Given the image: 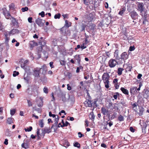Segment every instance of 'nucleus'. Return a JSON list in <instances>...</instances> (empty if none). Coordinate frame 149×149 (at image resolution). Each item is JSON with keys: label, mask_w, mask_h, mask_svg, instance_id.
I'll return each instance as SVG.
<instances>
[{"label": "nucleus", "mask_w": 149, "mask_h": 149, "mask_svg": "<svg viewBox=\"0 0 149 149\" xmlns=\"http://www.w3.org/2000/svg\"><path fill=\"white\" fill-rule=\"evenodd\" d=\"M102 80L103 81V82L105 85V87L107 88H109V79L110 76L109 74L107 72L104 73L103 74L102 77Z\"/></svg>", "instance_id": "f257e3e1"}, {"label": "nucleus", "mask_w": 149, "mask_h": 149, "mask_svg": "<svg viewBox=\"0 0 149 149\" xmlns=\"http://www.w3.org/2000/svg\"><path fill=\"white\" fill-rule=\"evenodd\" d=\"M118 62L115 59L111 58L109 61V66L111 68H113L118 64Z\"/></svg>", "instance_id": "f03ea898"}, {"label": "nucleus", "mask_w": 149, "mask_h": 149, "mask_svg": "<svg viewBox=\"0 0 149 149\" xmlns=\"http://www.w3.org/2000/svg\"><path fill=\"white\" fill-rule=\"evenodd\" d=\"M45 21L40 18H38L35 20V22L39 26H42L44 25Z\"/></svg>", "instance_id": "7ed1b4c3"}, {"label": "nucleus", "mask_w": 149, "mask_h": 149, "mask_svg": "<svg viewBox=\"0 0 149 149\" xmlns=\"http://www.w3.org/2000/svg\"><path fill=\"white\" fill-rule=\"evenodd\" d=\"M139 91L136 87H132L130 88V92L131 95H134L139 93Z\"/></svg>", "instance_id": "20e7f679"}, {"label": "nucleus", "mask_w": 149, "mask_h": 149, "mask_svg": "<svg viewBox=\"0 0 149 149\" xmlns=\"http://www.w3.org/2000/svg\"><path fill=\"white\" fill-rule=\"evenodd\" d=\"M43 98L40 97L39 98H36V102H37L38 106L39 107H42L43 105Z\"/></svg>", "instance_id": "39448f33"}, {"label": "nucleus", "mask_w": 149, "mask_h": 149, "mask_svg": "<svg viewBox=\"0 0 149 149\" xmlns=\"http://www.w3.org/2000/svg\"><path fill=\"white\" fill-rule=\"evenodd\" d=\"M38 88L36 86H34L32 88V91L31 95L36 96L38 94Z\"/></svg>", "instance_id": "423d86ee"}, {"label": "nucleus", "mask_w": 149, "mask_h": 149, "mask_svg": "<svg viewBox=\"0 0 149 149\" xmlns=\"http://www.w3.org/2000/svg\"><path fill=\"white\" fill-rule=\"evenodd\" d=\"M137 6L138 7L137 10L140 11L141 13H142L144 10V5L142 3L138 2Z\"/></svg>", "instance_id": "0eeeda50"}, {"label": "nucleus", "mask_w": 149, "mask_h": 149, "mask_svg": "<svg viewBox=\"0 0 149 149\" xmlns=\"http://www.w3.org/2000/svg\"><path fill=\"white\" fill-rule=\"evenodd\" d=\"M3 14L7 19H11V16L8 11L6 9H3Z\"/></svg>", "instance_id": "6e6552de"}, {"label": "nucleus", "mask_w": 149, "mask_h": 149, "mask_svg": "<svg viewBox=\"0 0 149 149\" xmlns=\"http://www.w3.org/2000/svg\"><path fill=\"white\" fill-rule=\"evenodd\" d=\"M11 26L17 28L18 26V23L16 19L14 18H12L11 23L10 24Z\"/></svg>", "instance_id": "1a4fd4ad"}, {"label": "nucleus", "mask_w": 149, "mask_h": 149, "mask_svg": "<svg viewBox=\"0 0 149 149\" xmlns=\"http://www.w3.org/2000/svg\"><path fill=\"white\" fill-rule=\"evenodd\" d=\"M9 34V36L11 35H13L15 34H18L19 33V31L17 29H13L10 32H7Z\"/></svg>", "instance_id": "9d476101"}, {"label": "nucleus", "mask_w": 149, "mask_h": 149, "mask_svg": "<svg viewBox=\"0 0 149 149\" xmlns=\"http://www.w3.org/2000/svg\"><path fill=\"white\" fill-rule=\"evenodd\" d=\"M130 14L132 19H135L137 18L138 15L136 12L135 11L131 12Z\"/></svg>", "instance_id": "9b49d317"}, {"label": "nucleus", "mask_w": 149, "mask_h": 149, "mask_svg": "<svg viewBox=\"0 0 149 149\" xmlns=\"http://www.w3.org/2000/svg\"><path fill=\"white\" fill-rule=\"evenodd\" d=\"M42 132L41 134H43V136H44L45 134L49 133L51 132V131L49 127H45L44 129H42Z\"/></svg>", "instance_id": "f8f14e48"}, {"label": "nucleus", "mask_w": 149, "mask_h": 149, "mask_svg": "<svg viewBox=\"0 0 149 149\" xmlns=\"http://www.w3.org/2000/svg\"><path fill=\"white\" fill-rule=\"evenodd\" d=\"M128 57V55L126 52H123L121 55L120 58L124 61L126 60Z\"/></svg>", "instance_id": "ddd939ff"}, {"label": "nucleus", "mask_w": 149, "mask_h": 149, "mask_svg": "<svg viewBox=\"0 0 149 149\" xmlns=\"http://www.w3.org/2000/svg\"><path fill=\"white\" fill-rule=\"evenodd\" d=\"M40 71V68H36L34 69L33 75L35 77H39V73Z\"/></svg>", "instance_id": "4468645a"}, {"label": "nucleus", "mask_w": 149, "mask_h": 149, "mask_svg": "<svg viewBox=\"0 0 149 149\" xmlns=\"http://www.w3.org/2000/svg\"><path fill=\"white\" fill-rule=\"evenodd\" d=\"M108 112V109H105L104 107H102L101 108V113H103V114L105 115H107Z\"/></svg>", "instance_id": "2eb2a0df"}, {"label": "nucleus", "mask_w": 149, "mask_h": 149, "mask_svg": "<svg viewBox=\"0 0 149 149\" xmlns=\"http://www.w3.org/2000/svg\"><path fill=\"white\" fill-rule=\"evenodd\" d=\"M21 3L23 6H28L29 3V0H21Z\"/></svg>", "instance_id": "dca6fc26"}, {"label": "nucleus", "mask_w": 149, "mask_h": 149, "mask_svg": "<svg viewBox=\"0 0 149 149\" xmlns=\"http://www.w3.org/2000/svg\"><path fill=\"white\" fill-rule=\"evenodd\" d=\"M92 103H91V101L90 100H87L85 102V104L86 106H88L89 107H91L92 106Z\"/></svg>", "instance_id": "f3484780"}, {"label": "nucleus", "mask_w": 149, "mask_h": 149, "mask_svg": "<svg viewBox=\"0 0 149 149\" xmlns=\"http://www.w3.org/2000/svg\"><path fill=\"white\" fill-rule=\"evenodd\" d=\"M120 90L125 95H128L129 94V92L128 90L124 88L121 87L120 88Z\"/></svg>", "instance_id": "a211bd4d"}, {"label": "nucleus", "mask_w": 149, "mask_h": 149, "mask_svg": "<svg viewBox=\"0 0 149 149\" xmlns=\"http://www.w3.org/2000/svg\"><path fill=\"white\" fill-rule=\"evenodd\" d=\"M88 21L89 22H91L93 19V14L91 13L89 14L87 18Z\"/></svg>", "instance_id": "6ab92c4d"}, {"label": "nucleus", "mask_w": 149, "mask_h": 149, "mask_svg": "<svg viewBox=\"0 0 149 149\" xmlns=\"http://www.w3.org/2000/svg\"><path fill=\"white\" fill-rule=\"evenodd\" d=\"M14 119L12 118H8L7 120V123L9 124L13 123Z\"/></svg>", "instance_id": "aec40b11"}, {"label": "nucleus", "mask_w": 149, "mask_h": 149, "mask_svg": "<svg viewBox=\"0 0 149 149\" xmlns=\"http://www.w3.org/2000/svg\"><path fill=\"white\" fill-rule=\"evenodd\" d=\"M84 1V3L85 4L87 5H89L90 4L91 5H92L91 4H92L93 1H91V0H83Z\"/></svg>", "instance_id": "412c9836"}, {"label": "nucleus", "mask_w": 149, "mask_h": 149, "mask_svg": "<svg viewBox=\"0 0 149 149\" xmlns=\"http://www.w3.org/2000/svg\"><path fill=\"white\" fill-rule=\"evenodd\" d=\"M144 111V109L143 107H141L139 108L138 113L140 116H141L143 115Z\"/></svg>", "instance_id": "4be33fe9"}, {"label": "nucleus", "mask_w": 149, "mask_h": 149, "mask_svg": "<svg viewBox=\"0 0 149 149\" xmlns=\"http://www.w3.org/2000/svg\"><path fill=\"white\" fill-rule=\"evenodd\" d=\"M118 52V50L116 49L114 53V56L116 59H118L119 58Z\"/></svg>", "instance_id": "5701e85b"}, {"label": "nucleus", "mask_w": 149, "mask_h": 149, "mask_svg": "<svg viewBox=\"0 0 149 149\" xmlns=\"http://www.w3.org/2000/svg\"><path fill=\"white\" fill-rule=\"evenodd\" d=\"M143 97L146 99L149 97V91H145L143 94Z\"/></svg>", "instance_id": "b1692460"}, {"label": "nucleus", "mask_w": 149, "mask_h": 149, "mask_svg": "<svg viewBox=\"0 0 149 149\" xmlns=\"http://www.w3.org/2000/svg\"><path fill=\"white\" fill-rule=\"evenodd\" d=\"M119 96V94L118 92H116L114 93L113 97L115 100H116Z\"/></svg>", "instance_id": "393cba45"}, {"label": "nucleus", "mask_w": 149, "mask_h": 149, "mask_svg": "<svg viewBox=\"0 0 149 149\" xmlns=\"http://www.w3.org/2000/svg\"><path fill=\"white\" fill-rule=\"evenodd\" d=\"M110 106H112L113 107V109H115L118 110V106L116 104H115L113 105L112 103H111L110 104Z\"/></svg>", "instance_id": "a878e982"}, {"label": "nucleus", "mask_w": 149, "mask_h": 149, "mask_svg": "<svg viewBox=\"0 0 149 149\" xmlns=\"http://www.w3.org/2000/svg\"><path fill=\"white\" fill-rule=\"evenodd\" d=\"M123 69L121 68H119L118 69L117 73L118 75H120L122 74Z\"/></svg>", "instance_id": "bb28decb"}, {"label": "nucleus", "mask_w": 149, "mask_h": 149, "mask_svg": "<svg viewBox=\"0 0 149 149\" xmlns=\"http://www.w3.org/2000/svg\"><path fill=\"white\" fill-rule=\"evenodd\" d=\"M5 37V41L6 42H8L9 39V37H8V35H9L8 33L6 32L4 34Z\"/></svg>", "instance_id": "cd10ccee"}, {"label": "nucleus", "mask_w": 149, "mask_h": 149, "mask_svg": "<svg viewBox=\"0 0 149 149\" xmlns=\"http://www.w3.org/2000/svg\"><path fill=\"white\" fill-rule=\"evenodd\" d=\"M21 146L22 147L25 148L27 149L29 148V145L26 143H23L22 145Z\"/></svg>", "instance_id": "c85d7f7f"}, {"label": "nucleus", "mask_w": 149, "mask_h": 149, "mask_svg": "<svg viewBox=\"0 0 149 149\" xmlns=\"http://www.w3.org/2000/svg\"><path fill=\"white\" fill-rule=\"evenodd\" d=\"M65 26L66 27H69V26H70L71 25V23L70 22L68 23V20H66L65 21Z\"/></svg>", "instance_id": "c756f323"}, {"label": "nucleus", "mask_w": 149, "mask_h": 149, "mask_svg": "<svg viewBox=\"0 0 149 149\" xmlns=\"http://www.w3.org/2000/svg\"><path fill=\"white\" fill-rule=\"evenodd\" d=\"M118 119L120 121H123L124 120V118L122 115H120L118 117Z\"/></svg>", "instance_id": "7c9ffc66"}, {"label": "nucleus", "mask_w": 149, "mask_h": 149, "mask_svg": "<svg viewBox=\"0 0 149 149\" xmlns=\"http://www.w3.org/2000/svg\"><path fill=\"white\" fill-rule=\"evenodd\" d=\"M39 125L41 127H43L44 126V123L42 120H40L39 121Z\"/></svg>", "instance_id": "2f4dec72"}, {"label": "nucleus", "mask_w": 149, "mask_h": 149, "mask_svg": "<svg viewBox=\"0 0 149 149\" xmlns=\"http://www.w3.org/2000/svg\"><path fill=\"white\" fill-rule=\"evenodd\" d=\"M86 42L83 43L81 46V48L82 49H84L86 47Z\"/></svg>", "instance_id": "473e14b6"}, {"label": "nucleus", "mask_w": 149, "mask_h": 149, "mask_svg": "<svg viewBox=\"0 0 149 149\" xmlns=\"http://www.w3.org/2000/svg\"><path fill=\"white\" fill-rule=\"evenodd\" d=\"M132 68V66H128L126 68V71H131V70Z\"/></svg>", "instance_id": "72a5a7b5"}, {"label": "nucleus", "mask_w": 149, "mask_h": 149, "mask_svg": "<svg viewBox=\"0 0 149 149\" xmlns=\"http://www.w3.org/2000/svg\"><path fill=\"white\" fill-rule=\"evenodd\" d=\"M61 17V14L60 13H58L56 14L54 16V18L55 19H59Z\"/></svg>", "instance_id": "f704fd0d"}, {"label": "nucleus", "mask_w": 149, "mask_h": 149, "mask_svg": "<svg viewBox=\"0 0 149 149\" xmlns=\"http://www.w3.org/2000/svg\"><path fill=\"white\" fill-rule=\"evenodd\" d=\"M16 110L15 109L10 110V114L11 115L13 116L15 113Z\"/></svg>", "instance_id": "c9c22d12"}, {"label": "nucleus", "mask_w": 149, "mask_h": 149, "mask_svg": "<svg viewBox=\"0 0 149 149\" xmlns=\"http://www.w3.org/2000/svg\"><path fill=\"white\" fill-rule=\"evenodd\" d=\"M89 118L91 120H92L93 119V111L91 112L89 115Z\"/></svg>", "instance_id": "e433bc0d"}, {"label": "nucleus", "mask_w": 149, "mask_h": 149, "mask_svg": "<svg viewBox=\"0 0 149 149\" xmlns=\"http://www.w3.org/2000/svg\"><path fill=\"white\" fill-rule=\"evenodd\" d=\"M28 10V8L27 7H25L24 8H22L21 10L23 12H24L27 11Z\"/></svg>", "instance_id": "4c0bfd02"}, {"label": "nucleus", "mask_w": 149, "mask_h": 149, "mask_svg": "<svg viewBox=\"0 0 149 149\" xmlns=\"http://www.w3.org/2000/svg\"><path fill=\"white\" fill-rule=\"evenodd\" d=\"M43 92L44 93L47 94L48 93V89L46 87H45L43 88Z\"/></svg>", "instance_id": "58836bf2"}, {"label": "nucleus", "mask_w": 149, "mask_h": 149, "mask_svg": "<svg viewBox=\"0 0 149 149\" xmlns=\"http://www.w3.org/2000/svg\"><path fill=\"white\" fill-rule=\"evenodd\" d=\"M46 67L45 65H43L42 66V67L40 68V70L42 69L43 70V71H45V72H46ZM42 72H43V71Z\"/></svg>", "instance_id": "ea45409f"}, {"label": "nucleus", "mask_w": 149, "mask_h": 149, "mask_svg": "<svg viewBox=\"0 0 149 149\" xmlns=\"http://www.w3.org/2000/svg\"><path fill=\"white\" fill-rule=\"evenodd\" d=\"M125 10L122 8L120 10V12L119 13V14L122 15L123 13L125 11Z\"/></svg>", "instance_id": "a19ab883"}, {"label": "nucleus", "mask_w": 149, "mask_h": 149, "mask_svg": "<svg viewBox=\"0 0 149 149\" xmlns=\"http://www.w3.org/2000/svg\"><path fill=\"white\" fill-rule=\"evenodd\" d=\"M19 74V72H17L16 71H14L13 72V77H15L16 76L18 75Z\"/></svg>", "instance_id": "79ce46f5"}, {"label": "nucleus", "mask_w": 149, "mask_h": 149, "mask_svg": "<svg viewBox=\"0 0 149 149\" xmlns=\"http://www.w3.org/2000/svg\"><path fill=\"white\" fill-rule=\"evenodd\" d=\"M27 102L28 103V105L29 107H31L32 106V102L30 101L29 100H27Z\"/></svg>", "instance_id": "37998d69"}, {"label": "nucleus", "mask_w": 149, "mask_h": 149, "mask_svg": "<svg viewBox=\"0 0 149 149\" xmlns=\"http://www.w3.org/2000/svg\"><path fill=\"white\" fill-rule=\"evenodd\" d=\"M28 60H25L24 61V65L23 66L22 64L21 65V67L22 68H24V69L25 65L26 64L28 63Z\"/></svg>", "instance_id": "c03bdc74"}, {"label": "nucleus", "mask_w": 149, "mask_h": 149, "mask_svg": "<svg viewBox=\"0 0 149 149\" xmlns=\"http://www.w3.org/2000/svg\"><path fill=\"white\" fill-rule=\"evenodd\" d=\"M32 128L31 127H30L29 128H25V130L26 132H30L31 131Z\"/></svg>", "instance_id": "a18cd8bd"}, {"label": "nucleus", "mask_w": 149, "mask_h": 149, "mask_svg": "<svg viewBox=\"0 0 149 149\" xmlns=\"http://www.w3.org/2000/svg\"><path fill=\"white\" fill-rule=\"evenodd\" d=\"M74 146L76 147L79 148L80 147V144L78 142H76L74 144Z\"/></svg>", "instance_id": "49530a36"}, {"label": "nucleus", "mask_w": 149, "mask_h": 149, "mask_svg": "<svg viewBox=\"0 0 149 149\" xmlns=\"http://www.w3.org/2000/svg\"><path fill=\"white\" fill-rule=\"evenodd\" d=\"M39 15H41L42 17H44L45 16V12L44 11H42L41 13H39Z\"/></svg>", "instance_id": "de8ad7c7"}, {"label": "nucleus", "mask_w": 149, "mask_h": 149, "mask_svg": "<svg viewBox=\"0 0 149 149\" xmlns=\"http://www.w3.org/2000/svg\"><path fill=\"white\" fill-rule=\"evenodd\" d=\"M49 115L50 117H52L53 118L55 117L56 116V115L55 114H52V112L51 111H50L49 112Z\"/></svg>", "instance_id": "09e8293b"}, {"label": "nucleus", "mask_w": 149, "mask_h": 149, "mask_svg": "<svg viewBox=\"0 0 149 149\" xmlns=\"http://www.w3.org/2000/svg\"><path fill=\"white\" fill-rule=\"evenodd\" d=\"M78 134L79 135V137L80 138H81L84 136V135L82 134L80 132H78Z\"/></svg>", "instance_id": "8fccbe9b"}, {"label": "nucleus", "mask_w": 149, "mask_h": 149, "mask_svg": "<svg viewBox=\"0 0 149 149\" xmlns=\"http://www.w3.org/2000/svg\"><path fill=\"white\" fill-rule=\"evenodd\" d=\"M130 130L132 132H134V129L132 127H131L130 128Z\"/></svg>", "instance_id": "3c124183"}, {"label": "nucleus", "mask_w": 149, "mask_h": 149, "mask_svg": "<svg viewBox=\"0 0 149 149\" xmlns=\"http://www.w3.org/2000/svg\"><path fill=\"white\" fill-rule=\"evenodd\" d=\"M60 63L61 65H65V62L64 61L61 60L60 61Z\"/></svg>", "instance_id": "603ef678"}, {"label": "nucleus", "mask_w": 149, "mask_h": 149, "mask_svg": "<svg viewBox=\"0 0 149 149\" xmlns=\"http://www.w3.org/2000/svg\"><path fill=\"white\" fill-rule=\"evenodd\" d=\"M32 17H29L28 18V19L29 22L30 23H31L32 22Z\"/></svg>", "instance_id": "864d4df0"}, {"label": "nucleus", "mask_w": 149, "mask_h": 149, "mask_svg": "<svg viewBox=\"0 0 149 149\" xmlns=\"http://www.w3.org/2000/svg\"><path fill=\"white\" fill-rule=\"evenodd\" d=\"M114 86L116 89H118V88L119 87V85L118 84V83L115 84Z\"/></svg>", "instance_id": "5fc2aeb1"}, {"label": "nucleus", "mask_w": 149, "mask_h": 149, "mask_svg": "<svg viewBox=\"0 0 149 149\" xmlns=\"http://www.w3.org/2000/svg\"><path fill=\"white\" fill-rule=\"evenodd\" d=\"M118 79H115L113 80V83L114 84L118 83Z\"/></svg>", "instance_id": "6e6d98bb"}, {"label": "nucleus", "mask_w": 149, "mask_h": 149, "mask_svg": "<svg viewBox=\"0 0 149 149\" xmlns=\"http://www.w3.org/2000/svg\"><path fill=\"white\" fill-rule=\"evenodd\" d=\"M63 124H64V126H67L69 124V123L67 121L65 122V123L64 122H63Z\"/></svg>", "instance_id": "4d7b16f0"}, {"label": "nucleus", "mask_w": 149, "mask_h": 149, "mask_svg": "<svg viewBox=\"0 0 149 149\" xmlns=\"http://www.w3.org/2000/svg\"><path fill=\"white\" fill-rule=\"evenodd\" d=\"M4 143L5 144L7 145L8 144V140L7 139H5V141L4 142Z\"/></svg>", "instance_id": "13d9d810"}, {"label": "nucleus", "mask_w": 149, "mask_h": 149, "mask_svg": "<svg viewBox=\"0 0 149 149\" xmlns=\"http://www.w3.org/2000/svg\"><path fill=\"white\" fill-rule=\"evenodd\" d=\"M117 114V113H114L113 114L112 116L111 117V119H114L115 117H116V115Z\"/></svg>", "instance_id": "bf43d9fd"}, {"label": "nucleus", "mask_w": 149, "mask_h": 149, "mask_svg": "<svg viewBox=\"0 0 149 149\" xmlns=\"http://www.w3.org/2000/svg\"><path fill=\"white\" fill-rule=\"evenodd\" d=\"M77 57H78V58L76 59V60H77L78 63L79 64L80 63V61L81 59H80V58L79 57V56H77Z\"/></svg>", "instance_id": "052dcab7"}, {"label": "nucleus", "mask_w": 149, "mask_h": 149, "mask_svg": "<svg viewBox=\"0 0 149 149\" xmlns=\"http://www.w3.org/2000/svg\"><path fill=\"white\" fill-rule=\"evenodd\" d=\"M113 122L112 121H110L109 122L107 123V124L109 125V127H111L113 125Z\"/></svg>", "instance_id": "680f3d73"}, {"label": "nucleus", "mask_w": 149, "mask_h": 149, "mask_svg": "<svg viewBox=\"0 0 149 149\" xmlns=\"http://www.w3.org/2000/svg\"><path fill=\"white\" fill-rule=\"evenodd\" d=\"M135 48L134 47L130 46V51H132Z\"/></svg>", "instance_id": "e2e57ef3"}, {"label": "nucleus", "mask_w": 149, "mask_h": 149, "mask_svg": "<svg viewBox=\"0 0 149 149\" xmlns=\"http://www.w3.org/2000/svg\"><path fill=\"white\" fill-rule=\"evenodd\" d=\"M53 62H51L49 63L50 66L51 68H54V67L53 65Z\"/></svg>", "instance_id": "0e129e2a"}, {"label": "nucleus", "mask_w": 149, "mask_h": 149, "mask_svg": "<svg viewBox=\"0 0 149 149\" xmlns=\"http://www.w3.org/2000/svg\"><path fill=\"white\" fill-rule=\"evenodd\" d=\"M120 104H122L124 106H126L125 103L124 102H121Z\"/></svg>", "instance_id": "69168bd1"}, {"label": "nucleus", "mask_w": 149, "mask_h": 149, "mask_svg": "<svg viewBox=\"0 0 149 149\" xmlns=\"http://www.w3.org/2000/svg\"><path fill=\"white\" fill-rule=\"evenodd\" d=\"M67 89L68 90H70L71 89V87L70 86V85L69 84H68L67 85Z\"/></svg>", "instance_id": "338daca9"}, {"label": "nucleus", "mask_w": 149, "mask_h": 149, "mask_svg": "<svg viewBox=\"0 0 149 149\" xmlns=\"http://www.w3.org/2000/svg\"><path fill=\"white\" fill-rule=\"evenodd\" d=\"M101 147L104 148L107 147V146H106V145H105L104 143H102L101 144Z\"/></svg>", "instance_id": "774afa93"}]
</instances>
